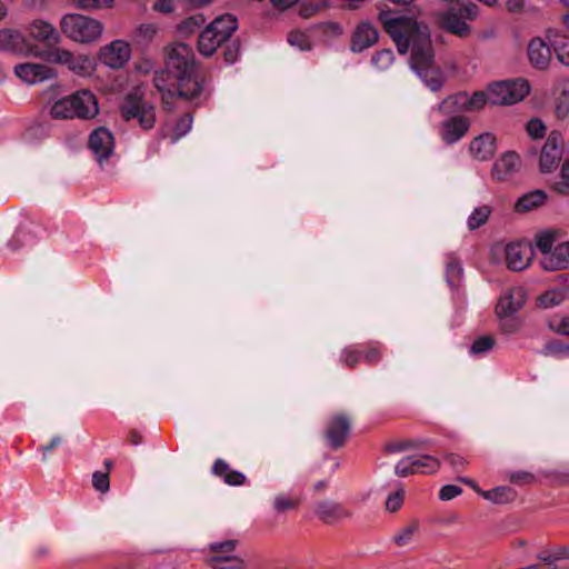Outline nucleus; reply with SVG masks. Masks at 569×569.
I'll list each match as a JSON object with an SVG mask.
<instances>
[{"instance_id":"19","label":"nucleus","mask_w":569,"mask_h":569,"mask_svg":"<svg viewBox=\"0 0 569 569\" xmlns=\"http://www.w3.org/2000/svg\"><path fill=\"white\" fill-rule=\"evenodd\" d=\"M76 118L91 119L99 112L98 100L89 90H79L71 94Z\"/></svg>"},{"instance_id":"56","label":"nucleus","mask_w":569,"mask_h":569,"mask_svg":"<svg viewBox=\"0 0 569 569\" xmlns=\"http://www.w3.org/2000/svg\"><path fill=\"white\" fill-rule=\"evenodd\" d=\"M405 491L402 489L388 496L386 500V508L390 512H395L402 506Z\"/></svg>"},{"instance_id":"48","label":"nucleus","mask_w":569,"mask_h":569,"mask_svg":"<svg viewBox=\"0 0 569 569\" xmlns=\"http://www.w3.org/2000/svg\"><path fill=\"white\" fill-rule=\"evenodd\" d=\"M382 347L378 342L370 343L366 351H362V359L368 365H376L381 359Z\"/></svg>"},{"instance_id":"13","label":"nucleus","mask_w":569,"mask_h":569,"mask_svg":"<svg viewBox=\"0 0 569 569\" xmlns=\"http://www.w3.org/2000/svg\"><path fill=\"white\" fill-rule=\"evenodd\" d=\"M505 254L508 269L522 271L530 264L533 251L529 243L517 241L506 246Z\"/></svg>"},{"instance_id":"45","label":"nucleus","mask_w":569,"mask_h":569,"mask_svg":"<svg viewBox=\"0 0 569 569\" xmlns=\"http://www.w3.org/2000/svg\"><path fill=\"white\" fill-rule=\"evenodd\" d=\"M546 356L563 358L569 356V346L557 340L548 341L543 347Z\"/></svg>"},{"instance_id":"7","label":"nucleus","mask_w":569,"mask_h":569,"mask_svg":"<svg viewBox=\"0 0 569 569\" xmlns=\"http://www.w3.org/2000/svg\"><path fill=\"white\" fill-rule=\"evenodd\" d=\"M120 111L126 121L136 119L143 130H150L154 126V107L137 92L128 93L124 97Z\"/></svg>"},{"instance_id":"32","label":"nucleus","mask_w":569,"mask_h":569,"mask_svg":"<svg viewBox=\"0 0 569 569\" xmlns=\"http://www.w3.org/2000/svg\"><path fill=\"white\" fill-rule=\"evenodd\" d=\"M463 273V268L459 259L453 254H447L446 258V281L449 287L456 288L459 286Z\"/></svg>"},{"instance_id":"16","label":"nucleus","mask_w":569,"mask_h":569,"mask_svg":"<svg viewBox=\"0 0 569 569\" xmlns=\"http://www.w3.org/2000/svg\"><path fill=\"white\" fill-rule=\"evenodd\" d=\"M437 20L442 30L459 38H466L471 32V27L462 19L460 11L456 8H449L438 13Z\"/></svg>"},{"instance_id":"63","label":"nucleus","mask_w":569,"mask_h":569,"mask_svg":"<svg viewBox=\"0 0 569 569\" xmlns=\"http://www.w3.org/2000/svg\"><path fill=\"white\" fill-rule=\"evenodd\" d=\"M533 480V476L527 471H517L510 475L512 483H527Z\"/></svg>"},{"instance_id":"60","label":"nucleus","mask_w":569,"mask_h":569,"mask_svg":"<svg viewBox=\"0 0 569 569\" xmlns=\"http://www.w3.org/2000/svg\"><path fill=\"white\" fill-rule=\"evenodd\" d=\"M445 460L456 470H460L468 463L467 460L458 453H447Z\"/></svg>"},{"instance_id":"50","label":"nucleus","mask_w":569,"mask_h":569,"mask_svg":"<svg viewBox=\"0 0 569 569\" xmlns=\"http://www.w3.org/2000/svg\"><path fill=\"white\" fill-rule=\"evenodd\" d=\"M157 26L154 23H142L136 29V38L142 42H149L157 33Z\"/></svg>"},{"instance_id":"14","label":"nucleus","mask_w":569,"mask_h":569,"mask_svg":"<svg viewBox=\"0 0 569 569\" xmlns=\"http://www.w3.org/2000/svg\"><path fill=\"white\" fill-rule=\"evenodd\" d=\"M14 74L28 84H36L57 77L53 68L43 63H20L14 67Z\"/></svg>"},{"instance_id":"55","label":"nucleus","mask_w":569,"mask_h":569,"mask_svg":"<svg viewBox=\"0 0 569 569\" xmlns=\"http://www.w3.org/2000/svg\"><path fill=\"white\" fill-rule=\"evenodd\" d=\"M92 485L99 492H107L110 488L108 472L94 471L92 475Z\"/></svg>"},{"instance_id":"35","label":"nucleus","mask_w":569,"mask_h":569,"mask_svg":"<svg viewBox=\"0 0 569 569\" xmlns=\"http://www.w3.org/2000/svg\"><path fill=\"white\" fill-rule=\"evenodd\" d=\"M208 563L212 569H243V561L239 556H210Z\"/></svg>"},{"instance_id":"28","label":"nucleus","mask_w":569,"mask_h":569,"mask_svg":"<svg viewBox=\"0 0 569 569\" xmlns=\"http://www.w3.org/2000/svg\"><path fill=\"white\" fill-rule=\"evenodd\" d=\"M555 112L558 118L563 119L569 114V79L559 78L553 87Z\"/></svg>"},{"instance_id":"21","label":"nucleus","mask_w":569,"mask_h":569,"mask_svg":"<svg viewBox=\"0 0 569 569\" xmlns=\"http://www.w3.org/2000/svg\"><path fill=\"white\" fill-rule=\"evenodd\" d=\"M350 432V421L343 415L333 417L327 426L326 437L330 448H340Z\"/></svg>"},{"instance_id":"41","label":"nucleus","mask_w":569,"mask_h":569,"mask_svg":"<svg viewBox=\"0 0 569 569\" xmlns=\"http://www.w3.org/2000/svg\"><path fill=\"white\" fill-rule=\"evenodd\" d=\"M236 546L237 540L230 539L210 543L208 550L211 552V556H237Z\"/></svg>"},{"instance_id":"29","label":"nucleus","mask_w":569,"mask_h":569,"mask_svg":"<svg viewBox=\"0 0 569 569\" xmlns=\"http://www.w3.org/2000/svg\"><path fill=\"white\" fill-rule=\"evenodd\" d=\"M216 476L223 479L227 485L241 486L246 482V476L237 470H232L230 466L222 459H217L212 466Z\"/></svg>"},{"instance_id":"54","label":"nucleus","mask_w":569,"mask_h":569,"mask_svg":"<svg viewBox=\"0 0 569 569\" xmlns=\"http://www.w3.org/2000/svg\"><path fill=\"white\" fill-rule=\"evenodd\" d=\"M526 130L531 138L539 139L545 136L546 126L540 119L533 118L528 121Z\"/></svg>"},{"instance_id":"59","label":"nucleus","mask_w":569,"mask_h":569,"mask_svg":"<svg viewBox=\"0 0 569 569\" xmlns=\"http://www.w3.org/2000/svg\"><path fill=\"white\" fill-rule=\"evenodd\" d=\"M297 503L288 497L280 495L274 498L273 507L278 512H284L289 509H293Z\"/></svg>"},{"instance_id":"25","label":"nucleus","mask_w":569,"mask_h":569,"mask_svg":"<svg viewBox=\"0 0 569 569\" xmlns=\"http://www.w3.org/2000/svg\"><path fill=\"white\" fill-rule=\"evenodd\" d=\"M153 83L157 90L161 93L162 100L166 104L169 103V99L178 96V81H176L172 72L167 69L158 70L154 72Z\"/></svg>"},{"instance_id":"58","label":"nucleus","mask_w":569,"mask_h":569,"mask_svg":"<svg viewBox=\"0 0 569 569\" xmlns=\"http://www.w3.org/2000/svg\"><path fill=\"white\" fill-rule=\"evenodd\" d=\"M462 492L461 488L456 485H446L439 491V498L442 501L451 500Z\"/></svg>"},{"instance_id":"34","label":"nucleus","mask_w":569,"mask_h":569,"mask_svg":"<svg viewBox=\"0 0 569 569\" xmlns=\"http://www.w3.org/2000/svg\"><path fill=\"white\" fill-rule=\"evenodd\" d=\"M73 102L71 96L64 97L56 101L50 110L54 119H72L76 118Z\"/></svg>"},{"instance_id":"49","label":"nucleus","mask_w":569,"mask_h":569,"mask_svg":"<svg viewBox=\"0 0 569 569\" xmlns=\"http://www.w3.org/2000/svg\"><path fill=\"white\" fill-rule=\"evenodd\" d=\"M361 356H362V350H359L356 347H348L341 353V361L346 366L352 368L360 361V359H362Z\"/></svg>"},{"instance_id":"38","label":"nucleus","mask_w":569,"mask_h":569,"mask_svg":"<svg viewBox=\"0 0 569 569\" xmlns=\"http://www.w3.org/2000/svg\"><path fill=\"white\" fill-rule=\"evenodd\" d=\"M491 213V209L489 206L483 204L473 209L467 220L468 228L470 230H476L482 224H485Z\"/></svg>"},{"instance_id":"20","label":"nucleus","mask_w":569,"mask_h":569,"mask_svg":"<svg viewBox=\"0 0 569 569\" xmlns=\"http://www.w3.org/2000/svg\"><path fill=\"white\" fill-rule=\"evenodd\" d=\"M470 123L462 116H452L446 119L440 127L441 139L447 144L458 142L469 130Z\"/></svg>"},{"instance_id":"23","label":"nucleus","mask_w":569,"mask_h":569,"mask_svg":"<svg viewBox=\"0 0 569 569\" xmlns=\"http://www.w3.org/2000/svg\"><path fill=\"white\" fill-rule=\"evenodd\" d=\"M528 58L535 69H547L551 60L550 46L539 37L531 39L528 44Z\"/></svg>"},{"instance_id":"26","label":"nucleus","mask_w":569,"mask_h":569,"mask_svg":"<svg viewBox=\"0 0 569 569\" xmlns=\"http://www.w3.org/2000/svg\"><path fill=\"white\" fill-rule=\"evenodd\" d=\"M315 512L317 517L326 523H333L349 516V512L341 503L330 500L318 502Z\"/></svg>"},{"instance_id":"22","label":"nucleus","mask_w":569,"mask_h":569,"mask_svg":"<svg viewBox=\"0 0 569 569\" xmlns=\"http://www.w3.org/2000/svg\"><path fill=\"white\" fill-rule=\"evenodd\" d=\"M379 33L375 26L368 21L360 22L352 36L351 50L361 52L373 46L378 40Z\"/></svg>"},{"instance_id":"30","label":"nucleus","mask_w":569,"mask_h":569,"mask_svg":"<svg viewBox=\"0 0 569 569\" xmlns=\"http://www.w3.org/2000/svg\"><path fill=\"white\" fill-rule=\"evenodd\" d=\"M546 200L547 193L543 190L537 189L520 197L515 208L518 212H527L542 206Z\"/></svg>"},{"instance_id":"62","label":"nucleus","mask_w":569,"mask_h":569,"mask_svg":"<svg viewBox=\"0 0 569 569\" xmlns=\"http://www.w3.org/2000/svg\"><path fill=\"white\" fill-rule=\"evenodd\" d=\"M499 319H500V326H501L502 330L507 333L515 332L519 327L517 319L512 318V316L508 317V318H499Z\"/></svg>"},{"instance_id":"4","label":"nucleus","mask_w":569,"mask_h":569,"mask_svg":"<svg viewBox=\"0 0 569 569\" xmlns=\"http://www.w3.org/2000/svg\"><path fill=\"white\" fill-rule=\"evenodd\" d=\"M238 29V20L232 14H223L216 18L200 33L198 50L204 57H210L221 47Z\"/></svg>"},{"instance_id":"12","label":"nucleus","mask_w":569,"mask_h":569,"mask_svg":"<svg viewBox=\"0 0 569 569\" xmlns=\"http://www.w3.org/2000/svg\"><path fill=\"white\" fill-rule=\"evenodd\" d=\"M98 59L110 69H121L131 59V47L124 40H113L100 48Z\"/></svg>"},{"instance_id":"15","label":"nucleus","mask_w":569,"mask_h":569,"mask_svg":"<svg viewBox=\"0 0 569 569\" xmlns=\"http://www.w3.org/2000/svg\"><path fill=\"white\" fill-rule=\"evenodd\" d=\"M88 146L96 159L101 162L108 159L113 152V136L109 129L99 127L89 136Z\"/></svg>"},{"instance_id":"1","label":"nucleus","mask_w":569,"mask_h":569,"mask_svg":"<svg viewBox=\"0 0 569 569\" xmlns=\"http://www.w3.org/2000/svg\"><path fill=\"white\" fill-rule=\"evenodd\" d=\"M379 21L397 46L400 54L411 48L410 67L433 92L443 86L442 73L435 64V51L430 29L412 17L395 9H381Z\"/></svg>"},{"instance_id":"3","label":"nucleus","mask_w":569,"mask_h":569,"mask_svg":"<svg viewBox=\"0 0 569 569\" xmlns=\"http://www.w3.org/2000/svg\"><path fill=\"white\" fill-rule=\"evenodd\" d=\"M556 230H543L536 234L535 243L541 253L540 264L546 271L569 268V241H560Z\"/></svg>"},{"instance_id":"5","label":"nucleus","mask_w":569,"mask_h":569,"mask_svg":"<svg viewBox=\"0 0 569 569\" xmlns=\"http://www.w3.org/2000/svg\"><path fill=\"white\" fill-rule=\"evenodd\" d=\"M28 53L44 59L48 62L67 66L69 70L80 77H88L94 71V62L87 54H73L72 52L53 48L50 50H39L37 47H30Z\"/></svg>"},{"instance_id":"9","label":"nucleus","mask_w":569,"mask_h":569,"mask_svg":"<svg viewBox=\"0 0 569 569\" xmlns=\"http://www.w3.org/2000/svg\"><path fill=\"white\" fill-rule=\"evenodd\" d=\"M487 103H490L489 89L487 92L478 91L472 96L467 92H458L449 96L441 101L432 111H438L442 114H451L462 110L476 111L482 109Z\"/></svg>"},{"instance_id":"10","label":"nucleus","mask_w":569,"mask_h":569,"mask_svg":"<svg viewBox=\"0 0 569 569\" xmlns=\"http://www.w3.org/2000/svg\"><path fill=\"white\" fill-rule=\"evenodd\" d=\"M440 460L430 455H410L403 457L395 467L398 477L410 475H431L439 470Z\"/></svg>"},{"instance_id":"42","label":"nucleus","mask_w":569,"mask_h":569,"mask_svg":"<svg viewBox=\"0 0 569 569\" xmlns=\"http://www.w3.org/2000/svg\"><path fill=\"white\" fill-rule=\"evenodd\" d=\"M495 346V339L490 336H483L476 339L470 346V353L472 356H483L488 353Z\"/></svg>"},{"instance_id":"44","label":"nucleus","mask_w":569,"mask_h":569,"mask_svg":"<svg viewBox=\"0 0 569 569\" xmlns=\"http://www.w3.org/2000/svg\"><path fill=\"white\" fill-rule=\"evenodd\" d=\"M548 327L563 336H569V313L565 316L555 315L548 319Z\"/></svg>"},{"instance_id":"61","label":"nucleus","mask_w":569,"mask_h":569,"mask_svg":"<svg viewBox=\"0 0 569 569\" xmlns=\"http://www.w3.org/2000/svg\"><path fill=\"white\" fill-rule=\"evenodd\" d=\"M153 9L160 13H171L174 10V0H156Z\"/></svg>"},{"instance_id":"57","label":"nucleus","mask_w":569,"mask_h":569,"mask_svg":"<svg viewBox=\"0 0 569 569\" xmlns=\"http://www.w3.org/2000/svg\"><path fill=\"white\" fill-rule=\"evenodd\" d=\"M462 19L473 21L479 16V7L473 2L465 3L461 8L458 9Z\"/></svg>"},{"instance_id":"17","label":"nucleus","mask_w":569,"mask_h":569,"mask_svg":"<svg viewBox=\"0 0 569 569\" xmlns=\"http://www.w3.org/2000/svg\"><path fill=\"white\" fill-rule=\"evenodd\" d=\"M521 167L520 156L515 151H507L498 158L492 166V177L498 181L511 179Z\"/></svg>"},{"instance_id":"64","label":"nucleus","mask_w":569,"mask_h":569,"mask_svg":"<svg viewBox=\"0 0 569 569\" xmlns=\"http://www.w3.org/2000/svg\"><path fill=\"white\" fill-rule=\"evenodd\" d=\"M62 442V439L61 437L59 436H56L51 439L50 443L46 445V446H42L41 447V451H42V459L46 460L47 459V456L48 453L53 449L56 448L57 446H59L60 443Z\"/></svg>"},{"instance_id":"51","label":"nucleus","mask_w":569,"mask_h":569,"mask_svg":"<svg viewBox=\"0 0 569 569\" xmlns=\"http://www.w3.org/2000/svg\"><path fill=\"white\" fill-rule=\"evenodd\" d=\"M240 56V43L238 40L229 41L223 49V58L226 63H234Z\"/></svg>"},{"instance_id":"53","label":"nucleus","mask_w":569,"mask_h":569,"mask_svg":"<svg viewBox=\"0 0 569 569\" xmlns=\"http://www.w3.org/2000/svg\"><path fill=\"white\" fill-rule=\"evenodd\" d=\"M563 298L562 292L550 290L540 296V303L545 308H551L561 303Z\"/></svg>"},{"instance_id":"37","label":"nucleus","mask_w":569,"mask_h":569,"mask_svg":"<svg viewBox=\"0 0 569 569\" xmlns=\"http://www.w3.org/2000/svg\"><path fill=\"white\" fill-rule=\"evenodd\" d=\"M418 530L419 522L417 520H412L409 525L400 529L399 532L393 536L392 541L398 547L408 546L413 541V537Z\"/></svg>"},{"instance_id":"33","label":"nucleus","mask_w":569,"mask_h":569,"mask_svg":"<svg viewBox=\"0 0 569 569\" xmlns=\"http://www.w3.org/2000/svg\"><path fill=\"white\" fill-rule=\"evenodd\" d=\"M549 40L558 61L565 67H569V36L556 34L553 39L549 38Z\"/></svg>"},{"instance_id":"6","label":"nucleus","mask_w":569,"mask_h":569,"mask_svg":"<svg viewBox=\"0 0 569 569\" xmlns=\"http://www.w3.org/2000/svg\"><path fill=\"white\" fill-rule=\"evenodd\" d=\"M60 24L68 38L81 43L98 40L103 31V24L99 20L78 13L64 14Z\"/></svg>"},{"instance_id":"8","label":"nucleus","mask_w":569,"mask_h":569,"mask_svg":"<svg viewBox=\"0 0 569 569\" xmlns=\"http://www.w3.org/2000/svg\"><path fill=\"white\" fill-rule=\"evenodd\" d=\"M530 92L526 79L503 80L489 86L490 104H513L521 101Z\"/></svg>"},{"instance_id":"36","label":"nucleus","mask_w":569,"mask_h":569,"mask_svg":"<svg viewBox=\"0 0 569 569\" xmlns=\"http://www.w3.org/2000/svg\"><path fill=\"white\" fill-rule=\"evenodd\" d=\"M481 496L493 503H507L513 500L515 491L510 487L500 486L491 490L481 491Z\"/></svg>"},{"instance_id":"31","label":"nucleus","mask_w":569,"mask_h":569,"mask_svg":"<svg viewBox=\"0 0 569 569\" xmlns=\"http://www.w3.org/2000/svg\"><path fill=\"white\" fill-rule=\"evenodd\" d=\"M24 43L23 36L14 30L4 29L0 30V50L18 52L21 51L22 44Z\"/></svg>"},{"instance_id":"24","label":"nucleus","mask_w":569,"mask_h":569,"mask_svg":"<svg viewBox=\"0 0 569 569\" xmlns=\"http://www.w3.org/2000/svg\"><path fill=\"white\" fill-rule=\"evenodd\" d=\"M28 31L33 40L42 42L48 47H56L60 42V34L57 29L43 20L31 22Z\"/></svg>"},{"instance_id":"43","label":"nucleus","mask_w":569,"mask_h":569,"mask_svg":"<svg viewBox=\"0 0 569 569\" xmlns=\"http://www.w3.org/2000/svg\"><path fill=\"white\" fill-rule=\"evenodd\" d=\"M393 60L395 54L392 50L383 49L372 56L371 63L379 70H386L392 64Z\"/></svg>"},{"instance_id":"11","label":"nucleus","mask_w":569,"mask_h":569,"mask_svg":"<svg viewBox=\"0 0 569 569\" xmlns=\"http://www.w3.org/2000/svg\"><path fill=\"white\" fill-rule=\"evenodd\" d=\"M563 156V137L558 131H551L543 143L539 157V169L542 173L553 172Z\"/></svg>"},{"instance_id":"18","label":"nucleus","mask_w":569,"mask_h":569,"mask_svg":"<svg viewBox=\"0 0 569 569\" xmlns=\"http://www.w3.org/2000/svg\"><path fill=\"white\" fill-rule=\"evenodd\" d=\"M526 293L522 288H512L500 297L496 312L499 318H508L517 313L525 305Z\"/></svg>"},{"instance_id":"39","label":"nucleus","mask_w":569,"mask_h":569,"mask_svg":"<svg viewBox=\"0 0 569 569\" xmlns=\"http://www.w3.org/2000/svg\"><path fill=\"white\" fill-rule=\"evenodd\" d=\"M206 17L202 13H198L181 21L178 26V31L181 36L188 37L202 27Z\"/></svg>"},{"instance_id":"46","label":"nucleus","mask_w":569,"mask_h":569,"mask_svg":"<svg viewBox=\"0 0 569 569\" xmlns=\"http://www.w3.org/2000/svg\"><path fill=\"white\" fill-rule=\"evenodd\" d=\"M290 46L298 48L301 51L310 50L311 44L309 37L301 31H292L288 36Z\"/></svg>"},{"instance_id":"27","label":"nucleus","mask_w":569,"mask_h":569,"mask_svg":"<svg viewBox=\"0 0 569 569\" xmlns=\"http://www.w3.org/2000/svg\"><path fill=\"white\" fill-rule=\"evenodd\" d=\"M496 151V138L492 133L486 132L475 138L470 143L471 154L480 160H487Z\"/></svg>"},{"instance_id":"47","label":"nucleus","mask_w":569,"mask_h":569,"mask_svg":"<svg viewBox=\"0 0 569 569\" xmlns=\"http://www.w3.org/2000/svg\"><path fill=\"white\" fill-rule=\"evenodd\" d=\"M555 190L560 194H569V159L562 163L560 180L555 183Z\"/></svg>"},{"instance_id":"52","label":"nucleus","mask_w":569,"mask_h":569,"mask_svg":"<svg viewBox=\"0 0 569 569\" xmlns=\"http://www.w3.org/2000/svg\"><path fill=\"white\" fill-rule=\"evenodd\" d=\"M192 127V117L189 113L183 114L176 123L173 132L176 140L186 136Z\"/></svg>"},{"instance_id":"2","label":"nucleus","mask_w":569,"mask_h":569,"mask_svg":"<svg viewBox=\"0 0 569 569\" xmlns=\"http://www.w3.org/2000/svg\"><path fill=\"white\" fill-rule=\"evenodd\" d=\"M164 69L178 81V97L193 100L202 92V82L197 76L192 48L186 43H177L171 47Z\"/></svg>"},{"instance_id":"40","label":"nucleus","mask_w":569,"mask_h":569,"mask_svg":"<svg viewBox=\"0 0 569 569\" xmlns=\"http://www.w3.org/2000/svg\"><path fill=\"white\" fill-rule=\"evenodd\" d=\"M73 8L83 11H96L102 8H112L113 0H70Z\"/></svg>"}]
</instances>
